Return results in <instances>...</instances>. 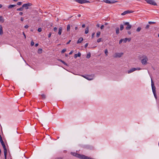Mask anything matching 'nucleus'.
Returning <instances> with one entry per match:
<instances>
[{
    "mask_svg": "<svg viewBox=\"0 0 159 159\" xmlns=\"http://www.w3.org/2000/svg\"><path fill=\"white\" fill-rule=\"evenodd\" d=\"M142 59L141 60V63L143 65H146L147 63V61H148V57L145 55L142 56Z\"/></svg>",
    "mask_w": 159,
    "mask_h": 159,
    "instance_id": "nucleus-1",
    "label": "nucleus"
},
{
    "mask_svg": "<svg viewBox=\"0 0 159 159\" xmlns=\"http://www.w3.org/2000/svg\"><path fill=\"white\" fill-rule=\"evenodd\" d=\"M81 76L85 78L86 79L89 80H91L93 79L94 78V75H87L86 76H84V75H81Z\"/></svg>",
    "mask_w": 159,
    "mask_h": 159,
    "instance_id": "nucleus-2",
    "label": "nucleus"
},
{
    "mask_svg": "<svg viewBox=\"0 0 159 159\" xmlns=\"http://www.w3.org/2000/svg\"><path fill=\"white\" fill-rule=\"evenodd\" d=\"M124 55L123 52H116L113 56L114 58H120Z\"/></svg>",
    "mask_w": 159,
    "mask_h": 159,
    "instance_id": "nucleus-3",
    "label": "nucleus"
},
{
    "mask_svg": "<svg viewBox=\"0 0 159 159\" xmlns=\"http://www.w3.org/2000/svg\"><path fill=\"white\" fill-rule=\"evenodd\" d=\"M151 85L154 97L157 98L156 95V88L154 86L153 82L152 80H151Z\"/></svg>",
    "mask_w": 159,
    "mask_h": 159,
    "instance_id": "nucleus-4",
    "label": "nucleus"
},
{
    "mask_svg": "<svg viewBox=\"0 0 159 159\" xmlns=\"http://www.w3.org/2000/svg\"><path fill=\"white\" fill-rule=\"evenodd\" d=\"M145 1L148 4L154 6L157 5L156 3L153 0H145Z\"/></svg>",
    "mask_w": 159,
    "mask_h": 159,
    "instance_id": "nucleus-5",
    "label": "nucleus"
},
{
    "mask_svg": "<svg viewBox=\"0 0 159 159\" xmlns=\"http://www.w3.org/2000/svg\"><path fill=\"white\" fill-rule=\"evenodd\" d=\"M71 154L79 158L80 159H82V157H83V155H80L79 154H78L75 152H71Z\"/></svg>",
    "mask_w": 159,
    "mask_h": 159,
    "instance_id": "nucleus-6",
    "label": "nucleus"
},
{
    "mask_svg": "<svg viewBox=\"0 0 159 159\" xmlns=\"http://www.w3.org/2000/svg\"><path fill=\"white\" fill-rule=\"evenodd\" d=\"M77 2L80 4H83L86 3H89V2L86 0H75Z\"/></svg>",
    "mask_w": 159,
    "mask_h": 159,
    "instance_id": "nucleus-7",
    "label": "nucleus"
},
{
    "mask_svg": "<svg viewBox=\"0 0 159 159\" xmlns=\"http://www.w3.org/2000/svg\"><path fill=\"white\" fill-rule=\"evenodd\" d=\"M102 1L104 2L107 3L108 4L114 3L117 2V1H116L113 0L111 1L109 0H103Z\"/></svg>",
    "mask_w": 159,
    "mask_h": 159,
    "instance_id": "nucleus-8",
    "label": "nucleus"
},
{
    "mask_svg": "<svg viewBox=\"0 0 159 159\" xmlns=\"http://www.w3.org/2000/svg\"><path fill=\"white\" fill-rule=\"evenodd\" d=\"M32 5V4L30 3L24 4L22 5V7H25L26 9H28L29 8V7L31 6Z\"/></svg>",
    "mask_w": 159,
    "mask_h": 159,
    "instance_id": "nucleus-9",
    "label": "nucleus"
},
{
    "mask_svg": "<svg viewBox=\"0 0 159 159\" xmlns=\"http://www.w3.org/2000/svg\"><path fill=\"white\" fill-rule=\"evenodd\" d=\"M125 25H127V26L126 27V30H130L131 28V25H130L129 24V23L128 22H125L124 23Z\"/></svg>",
    "mask_w": 159,
    "mask_h": 159,
    "instance_id": "nucleus-10",
    "label": "nucleus"
},
{
    "mask_svg": "<svg viewBox=\"0 0 159 159\" xmlns=\"http://www.w3.org/2000/svg\"><path fill=\"white\" fill-rule=\"evenodd\" d=\"M2 147L4 149V153L5 157V159H7V149L5 146L4 147V146H2Z\"/></svg>",
    "mask_w": 159,
    "mask_h": 159,
    "instance_id": "nucleus-11",
    "label": "nucleus"
},
{
    "mask_svg": "<svg viewBox=\"0 0 159 159\" xmlns=\"http://www.w3.org/2000/svg\"><path fill=\"white\" fill-rule=\"evenodd\" d=\"M133 12V11H130L129 10L125 11H124L121 14V15L122 16H124V15H125L127 14L130 13H132Z\"/></svg>",
    "mask_w": 159,
    "mask_h": 159,
    "instance_id": "nucleus-12",
    "label": "nucleus"
},
{
    "mask_svg": "<svg viewBox=\"0 0 159 159\" xmlns=\"http://www.w3.org/2000/svg\"><path fill=\"white\" fill-rule=\"evenodd\" d=\"M135 70H136V68H133L130 69V70H128V74H130Z\"/></svg>",
    "mask_w": 159,
    "mask_h": 159,
    "instance_id": "nucleus-13",
    "label": "nucleus"
},
{
    "mask_svg": "<svg viewBox=\"0 0 159 159\" xmlns=\"http://www.w3.org/2000/svg\"><path fill=\"white\" fill-rule=\"evenodd\" d=\"M0 142L2 145V146H5V144H4L3 141L2 137L1 135H0Z\"/></svg>",
    "mask_w": 159,
    "mask_h": 159,
    "instance_id": "nucleus-14",
    "label": "nucleus"
},
{
    "mask_svg": "<svg viewBox=\"0 0 159 159\" xmlns=\"http://www.w3.org/2000/svg\"><path fill=\"white\" fill-rule=\"evenodd\" d=\"M81 53L80 52H78L77 54H76L74 55V58H76L77 57H80L81 56Z\"/></svg>",
    "mask_w": 159,
    "mask_h": 159,
    "instance_id": "nucleus-15",
    "label": "nucleus"
},
{
    "mask_svg": "<svg viewBox=\"0 0 159 159\" xmlns=\"http://www.w3.org/2000/svg\"><path fill=\"white\" fill-rule=\"evenodd\" d=\"M83 40V39L82 37H80L77 41V43H81Z\"/></svg>",
    "mask_w": 159,
    "mask_h": 159,
    "instance_id": "nucleus-16",
    "label": "nucleus"
},
{
    "mask_svg": "<svg viewBox=\"0 0 159 159\" xmlns=\"http://www.w3.org/2000/svg\"><path fill=\"white\" fill-rule=\"evenodd\" d=\"M62 28L61 27H60V28H59V31L58 32V34L59 35H61V34L62 32Z\"/></svg>",
    "mask_w": 159,
    "mask_h": 159,
    "instance_id": "nucleus-17",
    "label": "nucleus"
},
{
    "mask_svg": "<svg viewBox=\"0 0 159 159\" xmlns=\"http://www.w3.org/2000/svg\"><path fill=\"white\" fill-rule=\"evenodd\" d=\"M3 34V32L2 30V26L0 25V34L2 35Z\"/></svg>",
    "mask_w": 159,
    "mask_h": 159,
    "instance_id": "nucleus-18",
    "label": "nucleus"
},
{
    "mask_svg": "<svg viewBox=\"0 0 159 159\" xmlns=\"http://www.w3.org/2000/svg\"><path fill=\"white\" fill-rule=\"evenodd\" d=\"M4 19L2 16H0V22L3 23L4 21Z\"/></svg>",
    "mask_w": 159,
    "mask_h": 159,
    "instance_id": "nucleus-19",
    "label": "nucleus"
},
{
    "mask_svg": "<svg viewBox=\"0 0 159 159\" xmlns=\"http://www.w3.org/2000/svg\"><path fill=\"white\" fill-rule=\"evenodd\" d=\"M42 50L41 48H39L38 50V52L39 54H41L42 52Z\"/></svg>",
    "mask_w": 159,
    "mask_h": 159,
    "instance_id": "nucleus-20",
    "label": "nucleus"
},
{
    "mask_svg": "<svg viewBox=\"0 0 159 159\" xmlns=\"http://www.w3.org/2000/svg\"><path fill=\"white\" fill-rule=\"evenodd\" d=\"M88 32H89V28H88V27H86V28L85 30V34H87L88 33Z\"/></svg>",
    "mask_w": 159,
    "mask_h": 159,
    "instance_id": "nucleus-21",
    "label": "nucleus"
},
{
    "mask_svg": "<svg viewBox=\"0 0 159 159\" xmlns=\"http://www.w3.org/2000/svg\"><path fill=\"white\" fill-rule=\"evenodd\" d=\"M101 33L99 31H98L97 32V34H96V37L97 38H98L99 37L100 34Z\"/></svg>",
    "mask_w": 159,
    "mask_h": 159,
    "instance_id": "nucleus-22",
    "label": "nucleus"
},
{
    "mask_svg": "<svg viewBox=\"0 0 159 159\" xmlns=\"http://www.w3.org/2000/svg\"><path fill=\"white\" fill-rule=\"evenodd\" d=\"M16 6V5H10L8 7L9 8H12V7H15Z\"/></svg>",
    "mask_w": 159,
    "mask_h": 159,
    "instance_id": "nucleus-23",
    "label": "nucleus"
},
{
    "mask_svg": "<svg viewBox=\"0 0 159 159\" xmlns=\"http://www.w3.org/2000/svg\"><path fill=\"white\" fill-rule=\"evenodd\" d=\"M119 33V29L117 28L116 29V33L117 34H118Z\"/></svg>",
    "mask_w": 159,
    "mask_h": 159,
    "instance_id": "nucleus-24",
    "label": "nucleus"
},
{
    "mask_svg": "<svg viewBox=\"0 0 159 159\" xmlns=\"http://www.w3.org/2000/svg\"><path fill=\"white\" fill-rule=\"evenodd\" d=\"M70 25H68L67 27V30L68 31L70 30Z\"/></svg>",
    "mask_w": 159,
    "mask_h": 159,
    "instance_id": "nucleus-25",
    "label": "nucleus"
},
{
    "mask_svg": "<svg viewBox=\"0 0 159 159\" xmlns=\"http://www.w3.org/2000/svg\"><path fill=\"white\" fill-rule=\"evenodd\" d=\"M91 57V54L90 53H89L87 54L86 56V58H89Z\"/></svg>",
    "mask_w": 159,
    "mask_h": 159,
    "instance_id": "nucleus-26",
    "label": "nucleus"
},
{
    "mask_svg": "<svg viewBox=\"0 0 159 159\" xmlns=\"http://www.w3.org/2000/svg\"><path fill=\"white\" fill-rule=\"evenodd\" d=\"M59 61H60L62 63H63L66 66H67V64L65 61H63L62 60H59Z\"/></svg>",
    "mask_w": 159,
    "mask_h": 159,
    "instance_id": "nucleus-27",
    "label": "nucleus"
},
{
    "mask_svg": "<svg viewBox=\"0 0 159 159\" xmlns=\"http://www.w3.org/2000/svg\"><path fill=\"white\" fill-rule=\"evenodd\" d=\"M141 27H138L136 30V31L137 32H139L141 30Z\"/></svg>",
    "mask_w": 159,
    "mask_h": 159,
    "instance_id": "nucleus-28",
    "label": "nucleus"
},
{
    "mask_svg": "<svg viewBox=\"0 0 159 159\" xmlns=\"http://www.w3.org/2000/svg\"><path fill=\"white\" fill-rule=\"evenodd\" d=\"M104 52H105V53L106 54V56H107L108 55V51H107V49H106L105 50V51H104Z\"/></svg>",
    "mask_w": 159,
    "mask_h": 159,
    "instance_id": "nucleus-29",
    "label": "nucleus"
},
{
    "mask_svg": "<svg viewBox=\"0 0 159 159\" xmlns=\"http://www.w3.org/2000/svg\"><path fill=\"white\" fill-rule=\"evenodd\" d=\"M23 10V7H21L17 9V10L18 11H22Z\"/></svg>",
    "mask_w": 159,
    "mask_h": 159,
    "instance_id": "nucleus-30",
    "label": "nucleus"
},
{
    "mask_svg": "<svg viewBox=\"0 0 159 159\" xmlns=\"http://www.w3.org/2000/svg\"><path fill=\"white\" fill-rule=\"evenodd\" d=\"M124 29V26L122 25H120V30H122Z\"/></svg>",
    "mask_w": 159,
    "mask_h": 159,
    "instance_id": "nucleus-31",
    "label": "nucleus"
},
{
    "mask_svg": "<svg viewBox=\"0 0 159 159\" xmlns=\"http://www.w3.org/2000/svg\"><path fill=\"white\" fill-rule=\"evenodd\" d=\"M128 39L127 38H125L124 39H123V42L124 43H125L127 41Z\"/></svg>",
    "mask_w": 159,
    "mask_h": 159,
    "instance_id": "nucleus-32",
    "label": "nucleus"
},
{
    "mask_svg": "<svg viewBox=\"0 0 159 159\" xmlns=\"http://www.w3.org/2000/svg\"><path fill=\"white\" fill-rule=\"evenodd\" d=\"M41 97H42V98H43V99L45 98H46V96L44 94H42V95H41Z\"/></svg>",
    "mask_w": 159,
    "mask_h": 159,
    "instance_id": "nucleus-33",
    "label": "nucleus"
},
{
    "mask_svg": "<svg viewBox=\"0 0 159 159\" xmlns=\"http://www.w3.org/2000/svg\"><path fill=\"white\" fill-rule=\"evenodd\" d=\"M102 40V38H99V39H98L97 41L98 43H99V42H100Z\"/></svg>",
    "mask_w": 159,
    "mask_h": 159,
    "instance_id": "nucleus-34",
    "label": "nucleus"
},
{
    "mask_svg": "<svg viewBox=\"0 0 159 159\" xmlns=\"http://www.w3.org/2000/svg\"><path fill=\"white\" fill-rule=\"evenodd\" d=\"M66 49H63L61 51V53H64L66 51Z\"/></svg>",
    "mask_w": 159,
    "mask_h": 159,
    "instance_id": "nucleus-35",
    "label": "nucleus"
},
{
    "mask_svg": "<svg viewBox=\"0 0 159 159\" xmlns=\"http://www.w3.org/2000/svg\"><path fill=\"white\" fill-rule=\"evenodd\" d=\"M156 22H152V21H149L148 22V23L149 24H155V23Z\"/></svg>",
    "mask_w": 159,
    "mask_h": 159,
    "instance_id": "nucleus-36",
    "label": "nucleus"
},
{
    "mask_svg": "<svg viewBox=\"0 0 159 159\" xmlns=\"http://www.w3.org/2000/svg\"><path fill=\"white\" fill-rule=\"evenodd\" d=\"M34 44V42L33 41H32L31 42V46H33Z\"/></svg>",
    "mask_w": 159,
    "mask_h": 159,
    "instance_id": "nucleus-37",
    "label": "nucleus"
},
{
    "mask_svg": "<svg viewBox=\"0 0 159 159\" xmlns=\"http://www.w3.org/2000/svg\"><path fill=\"white\" fill-rule=\"evenodd\" d=\"M38 31L39 32H40L42 31V29L41 28H39L38 30Z\"/></svg>",
    "mask_w": 159,
    "mask_h": 159,
    "instance_id": "nucleus-38",
    "label": "nucleus"
},
{
    "mask_svg": "<svg viewBox=\"0 0 159 159\" xmlns=\"http://www.w3.org/2000/svg\"><path fill=\"white\" fill-rule=\"evenodd\" d=\"M123 39H121L119 41V44H121L123 41Z\"/></svg>",
    "mask_w": 159,
    "mask_h": 159,
    "instance_id": "nucleus-39",
    "label": "nucleus"
},
{
    "mask_svg": "<svg viewBox=\"0 0 159 159\" xmlns=\"http://www.w3.org/2000/svg\"><path fill=\"white\" fill-rule=\"evenodd\" d=\"M57 30V27H54L53 29V30L55 32H56Z\"/></svg>",
    "mask_w": 159,
    "mask_h": 159,
    "instance_id": "nucleus-40",
    "label": "nucleus"
},
{
    "mask_svg": "<svg viewBox=\"0 0 159 159\" xmlns=\"http://www.w3.org/2000/svg\"><path fill=\"white\" fill-rule=\"evenodd\" d=\"M149 26H149V25H147L146 26V27H145V28H146V29H147L148 28H149Z\"/></svg>",
    "mask_w": 159,
    "mask_h": 159,
    "instance_id": "nucleus-41",
    "label": "nucleus"
},
{
    "mask_svg": "<svg viewBox=\"0 0 159 159\" xmlns=\"http://www.w3.org/2000/svg\"><path fill=\"white\" fill-rule=\"evenodd\" d=\"M22 2H19L17 3V5H20L21 4Z\"/></svg>",
    "mask_w": 159,
    "mask_h": 159,
    "instance_id": "nucleus-42",
    "label": "nucleus"
},
{
    "mask_svg": "<svg viewBox=\"0 0 159 159\" xmlns=\"http://www.w3.org/2000/svg\"><path fill=\"white\" fill-rule=\"evenodd\" d=\"M104 27V25H102L101 26V28H101V30H102V29H103Z\"/></svg>",
    "mask_w": 159,
    "mask_h": 159,
    "instance_id": "nucleus-43",
    "label": "nucleus"
},
{
    "mask_svg": "<svg viewBox=\"0 0 159 159\" xmlns=\"http://www.w3.org/2000/svg\"><path fill=\"white\" fill-rule=\"evenodd\" d=\"M88 43H86L84 46V48H86V47H87L88 46Z\"/></svg>",
    "mask_w": 159,
    "mask_h": 159,
    "instance_id": "nucleus-44",
    "label": "nucleus"
},
{
    "mask_svg": "<svg viewBox=\"0 0 159 159\" xmlns=\"http://www.w3.org/2000/svg\"><path fill=\"white\" fill-rule=\"evenodd\" d=\"M73 52V51L72 50L70 51V52L69 53L70 55Z\"/></svg>",
    "mask_w": 159,
    "mask_h": 159,
    "instance_id": "nucleus-45",
    "label": "nucleus"
},
{
    "mask_svg": "<svg viewBox=\"0 0 159 159\" xmlns=\"http://www.w3.org/2000/svg\"><path fill=\"white\" fill-rule=\"evenodd\" d=\"M29 26L27 25H26L25 26V28L26 29H27L28 28Z\"/></svg>",
    "mask_w": 159,
    "mask_h": 159,
    "instance_id": "nucleus-46",
    "label": "nucleus"
},
{
    "mask_svg": "<svg viewBox=\"0 0 159 159\" xmlns=\"http://www.w3.org/2000/svg\"><path fill=\"white\" fill-rule=\"evenodd\" d=\"M136 68V70H141V68Z\"/></svg>",
    "mask_w": 159,
    "mask_h": 159,
    "instance_id": "nucleus-47",
    "label": "nucleus"
},
{
    "mask_svg": "<svg viewBox=\"0 0 159 159\" xmlns=\"http://www.w3.org/2000/svg\"><path fill=\"white\" fill-rule=\"evenodd\" d=\"M51 33H50L49 34H48V38H50L51 35Z\"/></svg>",
    "mask_w": 159,
    "mask_h": 159,
    "instance_id": "nucleus-48",
    "label": "nucleus"
},
{
    "mask_svg": "<svg viewBox=\"0 0 159 159\" xmlns=\"http://www.w3.org/2000/svg\"><path fill=\"white\" fill-rule=\"evenodd\" d=\"M94 34H95V33H93L92 34V38H93L94 37Z\"/></svg>",
    "mask_w": 159,
    "mask_h": 159,
    "instance_id": "nucleus-49",
    "label": "nucleus"
},
{
    "mask_svg": "<svg viewBox=\"0 0 159 159\" xmlns=\"http://www.w3.org/2000/svg\"><path fill=\"white\" fill-rule=\"evenodd\" d=\"M20 20L21 21H23L24 20V18L23 17H21L20 18Z\"/></svg>",
    "mask_w": 159,
    "mask_h": 159,
    "instance_id": "nucleus-50",
    "label": "nucleus"
},
{
    "mask_svg": "<svg viewBox=\"0 0 159 159\" xmlns=\"http://www.w3.org/2000/svg\"><path fill=\"white\" fill-rule=\"evenodd\" d=\"M23 12H20L19 13V15L20 16H21L23 14Z\"/></svg>",
    "mask_w": 159,
    "mask_h": 159,
    "instance_id": "nucleus-51",
    "label": "nucleus"
},
{
    "mask_svg": "<svg viewBox=\"0 0 159 159\" xmlns=\"http://www.w3.org/2000/svg\"><path fill=\"white\" fill-rule=\"evenodd\" d=\"M23 35H24V37H25V39H26V36H25V33H24V32H23Z\"/></svg>",
    "mask_w": 159,
    "mask_h": 159,
    "instance_id": "nucleus-52",
    "label": "nucleus"
},
{
    "mask_svg": "<svg viewBox=\"0 0 159 159\" xmlns=\"http://www.w3.org/2000/svg\"><path fill=\"white\" fill-rule=\"evenodd\" d=\"M85 25L84 24H83L82 25V27L83 28H84L85 27Z\"/></svg>",
    "mask_w": 159,
    "mask_h": 159,
    "instance_id": "nucleus-53",
    "label": "nucleus"
},
{
    "mask_svg": "<svg viewBox=\"0 0 159 159\" xmlns=\"http://www.w3.org/2000/svg\"><path fill=\"white\" fill-rule=\"evenodd\" d=\"M128 33L129 34H131V32L130 31H128Z\"/></svg>",
    "mask_w": 159,
    "mask_h": 159,
    "instance_id": "nucleus-54",
    "label": "nucleus"
},
{
    "mask_svg": "<svg viewBox=\"0 0 159 159\" xmlns=\"http://www.w3.org/2000/svg\"><path fill=\"white\" fill-rule=\"evenodd\" d=\"M71 42V40H70L66 44H68L70 43Z\"/></svg>",
    "mask_w": 159,
    "mask_h": 159,
    "instance_id": "nucleus-55",
    "label": "nucleus"
},
{
    "mask_svg": "<svg viewBox=\"0 0 159 159\" xmlns=\"http://www.w3.org/2000/svg\"><path fill=\"white\" fill-rule=\"evenodd\" d=\"M128 39L127 40H128V41L129 42L131 40V39L130 38H128Z\"/></svg>",
    "mask_w": 159,
    "mask_h": 159,
    "instance_id": "nucleus-56",
    "label": "nucleus"
},
{
    "mask_svg": "<svg viewBox=\"0 0 159 159\" xmlns=\"http://www.w3.org/2000/svg\"><path fill=\"white\" fill-rule=\"evenodd\" d=\"M38 45L39 44L38 43H36L35 44V47H37V46H38Z\"/></svg>",
    "mask_w": 159,
    "mask_h": 159,
    "instance_id": "nucleus-57",
    "label": "nucleus"
},
{
    "mask_svg": "<svg viewBox=\"0 0 159 159\" xmlns=\"http://www.w3.org/2000/svg\"><path fill=\"white\" fill-rule=\"evenodd\" d=\"M77 16L78 17H80L81 16V15L80 14H78V15H77Z\"/></svg>",
    "mask_w": 159,
    "mask_h": 159,
    "instance_id": "nucleus-58",
    "label": "nucleus"
},
{
    "mask_svg": "<svg viewBox=\"0 0 159 159\" xmlns=\"http://www.w3.org/2000/svg\"><path fill=\"white\" fill-rule=\"evenodd\" d=\"M97 26L98 27H99L100 26V25L99 24H97Z\"/></svg>",
    "mask_w": 159,
    "mask_h": 159,
    "instance_id": "nucleus-59",
    "label": "nucleus"
},
{
    "mask_svg": "<svg viewBox=\"0 0 159 159\" xmlns=\"http://www.w3.org/2000/svg\"><path fill=\"white\" fill-rule=\"evenodd\" d=\"M77 29H78V27H75V30H77Z\"/></svg>",
    "mask_w": 159,
    "mask_h": 159,
    "instance_id": "nucleus-60",
    "label": "nucleus"
},
{
    "mask_svg": "<svg viewBox=\"0 0 159 159\" xmlns=\"http://www.w3.org/2000/svg\"><path fill=\"white\" fill-rule=\"evenodd\" d=\"M2 5L0 4V8H1L2 7Z\"/></svg>",
    "mask_w": 159,
    "mask_h": 159,
    "instance_id": "nucleus-61",
    "label": "nucleus"
},
{
    "mask_svg": "<svg viewBox=\"0 0 159 159\" xmlns=\"http://www.w3.org/2000/svg\"><path fill=\"white\" fill-rule=\"evenodd\" d=\"M13 1L15 2H17L18 0H13Z\"/></svg>",
    "mask_w": 159,
    "mask_h": 159,
    "instance_id": "nucleus-62",
    "label": "nucleus"
},
{
    "mask_svg": "<svg viewBox=\"0 0 159 159\" xmlns=\"http://www.w3.org/2000/svg\"><path fill=\"white\" fill-rule=\"evenodd\" d=\"M66 55V57L67 56V54H66V55Z\"/></svg>",
    "mask_w": 159,
    "mask_h": 159,
    "instance_id": "nucleus-63",
    "label": "nucleus"
},
{
    "mask_svg": "<svg viewBox=\"0 0 159 159\" xmlns=\"http://www.w3.org/2000/svg\"><path fill=\"white\" fill-rule=\"evenodd\" d=\"M158 37H159V34H158Z\"/></svg>",
    "mask_w": 159,
    "mask_h": 159,
    "instance_id": "nucleus-64",
    "label": "nucleus"
}]
</instances>
